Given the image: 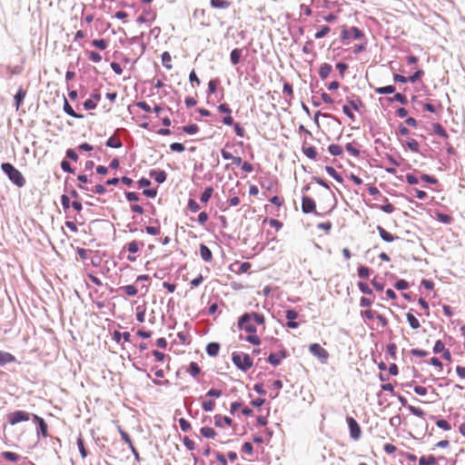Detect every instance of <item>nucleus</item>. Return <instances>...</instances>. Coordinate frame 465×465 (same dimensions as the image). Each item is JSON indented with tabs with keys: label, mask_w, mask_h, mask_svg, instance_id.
<instances>
[{
	"label": "nucleus",
	"mask_w": 465,
	"mask_h": 465,
	"mask_svg": "<svg viewBox=\"0 0 465 465\" xmlns=\"http://www.w3.org/2000/svg\"><path fill=\"white\" fill-rule=\"evenodd\" d=\"M238 328L240 330H243L249 333L244 340L253 345H260L261 340L260 338L255 334L257 331V328L255 326L254 322H252L250 318V315L248 312L243 313L237 322Z\"/></svg>",
	"instance_id": "f257e3e1"
},
{
	"label": "nucleus",
	"mask_w": 465,
	"mask_h": 465,
	"mask_svg": "<svg viewBox=\"0 0 465 465\" xmlns=\"http://www.w3.org/2000/svg\"><path fill=\"white\" fill-rule=\"evenodd\" d=\"M1 169L8 179L17 187H23L25 184V179L19 170H17L10 163H4L1 164Z\"/></svg>",
	"instance_id": "f03ea898"
},
{
	"label": "nucleus",
	"mask_w": 465,
	"mask_h": 465,
	"mask_svg": "<svg viewBox=\"0 0 465 465\" xmlns=\"http://www.w3.org/2000/svg\"><path fill=\"white\" fill-rule=\"evenodd\" d=\"M233 364L241 371H246L252 366V360L248 354L233 352L232 354Z\"/></svg>",
	"instance_id": "7ed1b4c3"
},
{
	"label": "nucleus",
	"mask_w": 465,
	"mask_h": 465,
	"mask_svg": "<svg viewBox=\"0 0 465 465\" xmlns=\"http://www.w3.org/2000/svg\"><path fill=\"white\" fill-rule=\"evenodd\" d=\"M341 38L342 41L350 40V39L361 40V39H364V34L358 27L352 26V27L347 28L346 26H343L341 33Z\"/></svg>",
	"instance_id": "20e7f679"
},
{
	"label": "nucleus",
	"mask_w": 465,
	"mask_h": 465,
	"mask_svg": "<svg viewBox=\"0 0 465 465\" xmlns=\"http://www.w3.org/2000/svg\"><path fill=\"white\" fill-rule=\"evenodd\" d=\"M309 351L317 357L322 362L329 358V352L318 343H312L309 346Z\"/></svg>",
	"instance_id": "39448f33"
},
{
	"label": "nucleus",
	"mask_w": 465,
	"mask_h": 465,
	"mask_svg": "<svg viewBox=\"0 0 465 465\" xmlns=\"http://www.w3.org/2000/svg\"><path fill=\"white\" fill-rule=\"evenodd\" d=\"M7 417L10 424L15 425L22 421L29 420L30 414L25 411H15L9 413Z\"/></svg>",
	"instance_id": "423d86ee"
},
{
	"label": "nucleus",
	"mask_w": 465,
	"mask_h": 465,
	"mask_svg": "<svg viewBox=\"0 0 465 465\" xmlns=\"http://www.w3.org/2000/svg\"><path fill=\"white\" fill-rule=\"evenodd\" d=\"M346 420L349 426L351 438L353 439L354 440H358L361 435L360 425L352 417H347Z\"/></svg>",
	"instance_id": "0eeeda50"
},
{
	"label": "nucleus",
	"mask_w": 465,
	"mask_h": 465,
	"mask_svg": "<svg viewBox=\"0 0 465 465\" xmlns=\"http://www.w3.org/2000/svg\"><path fill=\"white\" fill-rule=\"evenodd\" d=\"M315 201L309 196H303L302 199V211L304 213H312L315 212Z\"/></svg>",
	"instance_id": "6e6552de"
},
{
	"label": "nucleus",
	"mask_w": 465,
	"mask_h": 465,
	"mask_svg": "<svg viewBox=\"0 0 465 465\" xmlns=\"http://www.w3.org/2000/svg\"><path fill=\"white\" fill-rule=\"evenodd\" d=\"M398 400L400 401V403L403 406V407H407L408 410L415 416L417 417H420V418H424V415H425V412L420 409V408H417V407H414V406H411V405H408V402H407V400L405 397L401 396V395H399L398 396Z\"/></svg>",
	"instance_id": "1a4fd4ad"
},
{
	"label": "nucleus",
	"mask_w": 465,
	"mask_h": 465,
	"mask_svg": "<svg viewBox=\"0 0 465 465\" xmlns=\"http://www.w3.org/2000/svg\"><path fill=\"white\" fill-rule=\"evenodd\" d=\"M288 353L286 350H281L278 353H271L267 359L268 362L272 366H278L282 359L287 358Z\"/></svg>",
	"instance_id": "9d476101"
},
{
	"label": "nucleus",
	"mask_w": 465,
	"mask_h": 465,
	"mask_svg": "<svg viewBox=\"0 0 465 465\" xmlns=\"http://www.w3.org/2000/svg\"><path fill=\"white\" fill-rule=\"evenodd\" d=\"M377 231L379 232V234L381 236V238L386 242H391L393 241H395L396 239H398L399 237L398 236H395V235H392L391 233H390L389 232H387L382 226L381 225H378L377 226Z\"/></svg>",
	"instance_id": "9b49d317"
},
{
	"label": "nucleus",
	"mask_w": 465,
	"mask_h": 465,
	"mask_svg": "<svg viewBox=\"0 0 465 465\" xmlns=\"http://www.w3.org/2000/svg\"><path fill=\"white\" fill-rule=\"evenodd\" d=\"M199 251H200L201 258L204 262H212V260H213V253H212V251L209 249L208 246H206L203 243H201Z\"/></svg>",
	"instance_id": "f8f14e48"
},
{
	"label": "nucleus",
	"mask_w": 465,
	"mask_h": 465,
	"mask_svg": "<svg viewBox=\"0 0 465 465\" xmlns=\"http://www.w3.org/2000/svg\"><path fill=\"white\" fill-rule=\"evenodd\" d=\"M149 175L150 177L153 178L158 183H164L167 178V173L164 171L151 170Z\"/></svg>",
	"instance_id": "ddd939ff"
},
{
	"label": "nucleus",
	"mask_w": 465,
	"mask_h": 465,
	"mask_svg": "<svg viewBox=\"0 0 465 465\" xmlns=\"http://www.w3.org/2000/svg\"><path fill=\"white\" fill-rule=\"evenodd\" d=\"M144 243L143 242L132 241L126 243L124 249L127 250L130 253H136L139 252L140 247H143Z\"/></svg>",
	"instance_id": "4468645a"
},
{
	"label": "nucleus",
	"mask_w": 465,
	"mask_h": 465,
	"mask_svg": "<svg viewBox=\"0 0 465 465\" xmlns=\"http://www.w3.org/2000/svg\"><path fill=\"white\" fill-rule=\"evenodd\" d=\"M15 357L10 352L0 351V366L15 361Z\"/></svg>",
	"instance_id": "2eb2a0df"
},
{
	"label": "nucleus",
	"mask_w": 465,
	"mask_h": 465,
	"mask_svg": "<svg viewBox=\"0 0 465 465\" xmlns=\"http://www.w3.org/2000/svg\"><path fill=\"white\" fill-rule=\"evenodd\" d=\"M34 419L38 422L37 433L42 434L44 437L47 436V424L41 417L34 415Z\"/></svg>",
	"instance_id": "dca6fc26"
},
{
	"label": "nucleus",
	"mask_w": 465,
	"mask_h": 465,
	"mask_svg": "<svg viewBox=\"0 0 465 465\" xmlns=\"http://www.w3.org/2000/svg\"><path fill=\"white\" fill-rule=\"evenodd\" d=\"M155 14L152 13L149 9H144L143 14L137 18L138 23H147L154 19Z\"/></svg>",
	"instance_id": "f3484780"
},
{
	"label": "nucleus",
	"mask_w": 465,
	"mask_h": 465,
	"mask_svg": "<svg viewBox=\"0 0 465 465\" xmlns=\"http://www.w3.org/2000/svg\"><path fill=\"white\" fill-rule=\"evenodd\" d=\"M220 351V345L217 342H210L206 346V352L211 357H215L218 355Z\"/></svg>",
	"instance_id": "a211bd4d"
},
{
	"label": "nucleus",
	"mask_w": 465,
	"mask_h": 465,
	"mask_svg": "<svg viewBox=\"0 0 465 465\" xmlns=\"http://www.w3.org/2000/svg\"><path fill=\"white\" fill-rule=\"evenodd\" d=\"M302 153L310 159L316 160L317 158V152L315 148L312 145H302Z\"/></svg>",
	"instance_id": "6ab92c4d"
},
{
	"label": "nucleus",
	"mask_w": 465,
	"mask_h": 465,
	"mask_svg": "<svg viewBox=\"0 0 465 465\" xmlns=\"http://www.w3.org/2000/svg\"><path fill=\"white\" fill-rule=\"evenodd\" d=\"M214 423L217 427H223V423H225L228 426H231L232 423V420L227 416L222 417L221 415L214 416Z\"/></svg>",
	"instance_id": "aec40b11"
},
{
	"label": "nucleus",
	"mask_w": 465,
	"mask_h": 465,
	"mask_svg": "<svg viewBox=\"0 0 465 465\" xmlns=\"http://www.w3.org/2000/svg\"><path fill=\"white\" fill-rule=\"evenodd\" d=\"M331 70H332V67L331 64H326V63L322 64L319 70L320 77L322 80L326 79L329 76V74H331Z\"/></svg>",
	"instance_id": "412c9836"
},
{
	"label": "nucleus",
	"mask_w": 465,
	"mask_h": 465,
	"mask_svg": "<svg viewBox=\"0 0 465 465\" xmlns=\"http://www.w3.org/2000/svg\"><path fill=\"white\" fill-rule=\"evenodd\" d=\"M64 111L70 116L74 117V118H77V119H81L83 118L84 116L82 114H79L77 113L74 112V110L73 109V107L69 104L68 101L66 99H64Z\"/></svg>",
	"instance_id": "4be33fe9"
},
{
	"label": "nucleus",
	"mask_w": 465,
	"mask_h": 465,
	"mask_svg": "<svg viewBox=\"0 0 465 465\" xmlns=\"http://www.w3.org/2000/svg\"><path fill=\"white\" fill-rule=\"evenodd\" d=\"M387 101L390 104H391L393 102H399L400 104H401L403 105H406L408 104L407 97L404 94H400V93L395 94L394 96H392V97H388Z\"/></svg>",
	"instance_id": "5701e85b"
},
{
	"label": "nucleus",
	"mask_w": 465,
	"mask_h": 465,
	"mask_svg": "<svg viewBox=\"0 0 465 465\" xmlns=\"http://www.w3.org/2000/svg\"><path fill=\"white\" fill-rule=\"evenodd\" d=\"M242 55V49L235 48L230 54V61L233 65L239 64Z\"/></svg>",
	"instance_id": "b1692460"
},
{
	"label": "nucleus",
	"mask_w": 465,
	"mask_h": 465,
	"mask_svg": "<svg viewBox=\"0 0 465 465\" xmlns=\"http://www.w3.org/2000/svg\"><path fill=\"white\" fill-rule=\"evenodd\" d=\"M437 460L434 456H422L419 460V465H436Z\"/></svg>",
	"instance_id": "393cba45"
},
{
	"label": "nucleus",
	"mask_w": 465,
	"mask_h": 465,
	"mask_svg": "<svg viewBox=\"0 0 465 465\" xmlns=\"http://www.w3.org/2000/svg\"><path fill=\"white\" fill-rule=\"evenodd\" d=\"M25 95H26V91L24 90L22 87H20L18 89L16 94L15 95L16 109H18L19 106L22 104Z\"/></svg>",
	"instance_id": "a878e982"
},
{
	"label": "nucleus",
	"mask_w": 465,
	"mask_h": 465,
	"mask_svg": "<svg viewBox=\"0 0 465 465\" xmlns=\"http://www.w3.org/2000/svg\"><path fill=\"white\" fill-rule=\"evenodd\" d=\"M250 315V318L254 323L258 325H262L264 327L265 323V318L262 314L257 313V312H248Z\"/></svg>",
	"instance_id": "bb28decb"
},
{
	"label": "nucleus",
	"mask_w": 465,
	"mask_h": 465,
	"mask_svg": "<svg viewBox=\"0 0 465 465\" xmlns=\"http://www.w3.org/2000/svg\"><path fill=\"white\" fill-rule=\"evenodd\" d=\"M407 321L410 324V326L413 329V330H417L420 327V322L418 321V319L413 315V313H411V312H409L407 313Z\"/></svg>",
	"instance_id": "cd10ccee"
},
{
	"label": "nucleus",
	"mask_w": 465,
	"mask_h": 465,
	"mask_svg": "<svg viewBox=\"0 0 465 465\" xmlns=\"http://www.w3.org/2000/svg\"><path fill=\"white\" fill-rule=\"evenodd\" d=\"M395 86L394 85H387L383 87H377L374 89L376 94H391L395 92Z\"/></svg>",
	"instance_id": "c85d7f7f"
},
{
	"label": "nucleus",
	"mask_w": 465,
	"mask_h": 465,
	"mask_svg": "<svg viewBox=\"0 0 465 465\" xmlns=\"http://www.w3.org/2000/svg\"><path fill=\"white\" fill-rule=\"evenodd\" d=\"M325 171L326 173L331 176L335 181H337L338 183H342L343 182V179L341 177V174H339L336 170L331 167V166H326L325 167Z\"/></svg>",
	"instance_id": "c756f323"
},
{
	"label": "nucleus",
	"mask_w": 465,
	"mask_h": 465,
	"mask_svg": "<svg viewBox=\"0 0 465 465\" xmlns=\"http://www.w3.org/2000/svg\"><path fill=\"white\" fill-rule=\"evenodd\" d=\"M211 5L213 8L226 9L230 6V2L227 0H211Z\"/></svg>",
	"instance_id": "7c9ffc66"
},
{
	"label": "nucleus",
	"mask_w": 465,
	"mask_h": 465,
	"mask_svg": "<svg viewBox=\"0 0 465 465\" xmlns=\"http://www.w3.org/2000/svg\"><path fill=\"white\" fill-rule=\"evenodd\" d=\"M201 434L207 439H213L216 436V431L211 427H203L200 430Z\"/></svg>",
	"instance_id": "2f4dec72"
},
{
	"label": "nucleus",
	"mask_w": 465,
	"mask_h": 465,
	"mask_svg": "<svg viewBox=\"0 0 465 465\" xmlns=\"http://www.w3.org/2000/svg\"><path fill=\"white\" fill-rule=\"evenodd\" d=\"M105 144H106V146L111 147V148H120L123 145L121 140L119 138H116L114 135L109 137V139L106 141Z\"/></svg>",
	"instance_id": "473e14b6"
},
{
	"label": "nucleus",
	"mask_w": 465,
	"mask_h": 465,
	"mask_svg": "<svg viewBox=\"0 0 465 465\" xmlns=\"http://www.w3.org/2000/svg\"><path fill=\"white\" fill-rule=\"evenodd\" d=\"M433 132L440 137L447 138L448 134L440 124H434L432 125Z\"/></svg>",
	"instance_id": "72a5a7b5"
},
{
	"label": "nucleus",
	"mask_w": 465,
	"mask_h": 465,
	"mask_svg": "<svg viewBox=\"0 0 465 465\" xmlns=\"http://www.w3.org/2000/svg\"><path fill=\"white\" fill-rule=\"evenodd\" d=\"M124 339L125 341H130V338H131V334L130 332L128 331H125L124 333H121L120 331H115L114 332V340L116 341V342H120L121 339Z\"/></svg>",
	"instance_id": "f704fd0d"
},
{
	"label": "nucleus",
	"mask_w": 465,
	"mask_h": 465,
	"mask_svg": "<svg viewBox=\"0 0 465 465\" xmlns=\"http://www.w3.org/2000/svg\"><path fill=\"white\" fill-rule=\"evenodd\" d=\"M188 373H190L193 377H197L201 373V368L199 365L192 361L189 365V369L187 370Z\"/></svg>",
	"instance_id": "c9c22d12"
},
{
	"label": "nucleus",
	"mask_w": 465,
	"mask_h": 465,
	"mask_svg": "<svg viewBox=\"0 0 465 465\" xmlns=\"http://www.w3.org/2000/svg\"><path fill=\"white\" fill-rule=\"evenodd\" d=\"M213 193V188L212 186L206 187L200 197L201 202L207 203L211 199Z\"/></svg>",
	"instance_id": "e433bc0d"
},
{
	"label": "nucleus",
	"mask_w": 465,
	"mask_h": 465,
	"mask_svg": "<svg viewBox=\"0 0 465 465\" xmlns=\"http://www.w3.org/2000/svg\"><path fill=\"white\" fill-rule=\"evenodd\" d=\"M328 151L333 156H340L343 152L341 146L334 143L329 145Z\"/></svg>",
	"instance_id": "4c0bfd02"
},
{
	"label": "nucleus",
	"mask_w": 465,
	"mask_h": 465,
	"mask_svg": "<svg viewBox=\"0 0 465 465\" xmlns=\"http://www.w3.org/2000/svg\"><path fill=\"white\" fill-rule=\"evenodd\" d=\"M172 56L168 52H163L162 54V63L163 65L167 69H172L173 65L171 64Z\"/></svg>",
	"instance_id": "58836bf2"
},
{
	"label": "nucleus",
	"mask_w": 465,
	"mask_h": 465,
	"mask_svg": "<svg viewBox=\"0 0 465 465\" xmlns=\"http://www.w3.org/2000/svg\"><path fill=\"white\" fill-rule=\"evenodd\" d=\"M121 291H123L125 294L128 296H135L138 292L137 289L134 285H125L120 288Z\"/></svg>",
	"instance_id": "ea45409f"
},
{
	"label": "nucleus",
	"mask_w": 465,
	"mask_h": 465,
	"mask_svg": "<svg viewBox=\"0 0 465 465\" xmlns=\"http://www.w3.org/2000/svg\"><path fill=\"white\" fill-rule=\"evenodd\" d=\"M119 433L121 435L122 440L128 445L129 448L134 446L132 440L128 433L124 431L121 427H118Z\"/></svg>",
	"instance_id": "a19ab883"
},
{
	"label": "nucleus",
	"mask_w": 465,
	"mask_h": 465,
	"mask_svg": "<svg viewBox=\"0 0 465 465\" xmlns=\"http://www.w3.org/2000/svg\"><path fill=\"white\" fill-rule=\"evenodd\" d=\"M331 31V28L328 25H322L321 29L314 35L316 39H321L326 36Z\"/></svg>",
	"instance_id": "79ce46f5"
},
{
	"label": "nucleus",
	"mask_w": 465,
	"mask_h": 465,
	"mask_svg": "<svg viewBox=\"0 0 465 465\" xmlns=\"http://www.w3.org/2000/svg\"><path fill=\"white\" fill-rule=\"evenodd\" d=\"M92 45L100 49L104 50L107 47V41L104 39H94L92 41Z\"/></svg>",
	"instance_id": "37998d69"
},
{
	"label": "nucleus",
	"mask_w": 465,
	"mask_h": 465,
	"mask_svg": "<svg viewBox=\"0 0 465 465\" xmlns=\"http://www.w3.org/2000/svg\"><path fill=\"white\" fill-rule=\"evenodd\" d=\"M76 443H77L81 456L83 458H85L87 456V451L84 448V439L82 438V436H79L77 438Z\"/></svg>",
	"instance_id": "c03bdc74"
},
{
	"label": "nucleus",
	"mask_w": 465,
	"mask_h": 465,
	"mask_svg": "<svg viewBox=\"0 0 465 465\" xmlns=\"http://www.w3.org/2000/svg\"><path fill=\"white\" fill-rule=\"evenodd\" d=\"M406 144L413 153H420V144L415 139H410Z\"/></svg>",
	"instance_id": "a18cd8bd"
},
{
	"label": "nucleus",
	"mask_w": 465,
	"mask_h": 465,
	"mask_svg": "<svg viewBox=\"0 0 465 465\" xmlns=\"http://www.w3.org/2000/svg\"><path fill=\"white\" fill-rule=\"evenodd\" d=\"M345 148H346V151L351 155H352L354 157H359L360 156V150L358 148H356L355 146H353V144L351 143H347Z\"/></svg>",
	"instance_id": "49530a36"
},
{
	"label": "nucleus",
	"mask_w": 465,
	"mask_h": 465,
	"mask_svg": "<svg viewBox=\"0 0 465 465\" xmlns=\"http://www.w3.org/2000/svg\"><path fill=\"white\" fill-rule=\"evenodd\" d=\"M2 456L10 460V461H13V462H15L19 460V455L15 453V452H11V451H5L2 453Z\"/></svg>",
	"instance_id": "de8ad7c7"
},
{
	"label": "nucleus",
	"mask_w": 465,
	"mask_h": 465,
	"mask_svg": "<svg viewBox=\"0 0 465 465\" xmlns=\"http://www.w3.org/2000/svg\"><path fill=\"white\" fill-rule=\"evenodd\" d=\"M358 276L361 279H367L370 276V269L366 266L358 268Z\"/></svg>",
	"instance_id": "09e8293b"
},
{
	"label": "nucleus",
	"mask_w": 465,
	"mask_h": 465,
	"mask_svg": "<svg viewBox=\"0 0 465 465\" xmlns=\"http://www.w3.org/2000/svg\"><path fill=\"white\" fill-rule=\"evenodd\" d=\"M183 131L187 134H195L199 131V127L193 124L183 126Z\"/></svg>",
	"instance_id": "8fccbe9b"
},
{
	"label": "nucleus",
	"mask_w": 465,
	"mask_h": 465,
	"mask_svg": "<svg viewBox=\"0 0 465 465\" xmlns=\"http://www.w3.org/2000/svg\"><path fill=\"white\" fill-rule=\"evenodd\" d=\"M215 406V402L213 401H206L202 403V408L206 412H211L213 411Z\"/></svg>",
	"instance_id": "3c124183"
},
{
	"label": "nucleus",
	"mask_w": 465,
	"mask_h": 465,
	"mask_svg": "<svg viewBox=\"0 0 465 465\" xmlns=\"http://www.w3.org/2000/svg\"><path fill=\"white\" fill-rule=\"evenodd\" d=\"M358 288L364 294H369V295L372 294V290L368 286L367 283H365L363 282H358Z\"/></svg>",
	"instance_id": "603ef678"
},
{
	"label": "nucleus",
	"mask_w": 465,
	"mask_h": 465,
	"mask_svg": "<svg viewBox=\"0 0 465 465\" xmlns=\"http://www.w3.org/2000/svg\"><path fill=\"white\" fill-rule=\"evenodd\" d=\"M282 93L284 95L288 96L290 99L293 97L292 86L289 83H284Z\"/></svg>",
	"instance_id": "864d4df0"
},
{
	"label": "nucleus",
	"mask_w": 465,
	"mask_h": 465,
	"mask_svg": "<svg viewBox=\"0 0 465 465\" xmlns=\"http://www.w3.org/2000/svg\"><path fill=\"white\" fill-rule=\"evenodd\" d=\"M424 75V71L421 69L417 70L412 75H411L408 80L411 83H415L420 80Z\"/></svg>",
	"instance_id": "5fc2aeb1"
},
{
	"label": "nucleus",
	"mask_w": 465,
	"mask_h": 465,
	"mask_svg": "<svg viewBox=\"0 0 465 465\" xmlns=\"http://www.w3.org/2000/svg\"><path fill=\"white\" fill-rule=\"evenodd\" d=\"M388 354L392 358L396 359L397 346L395 343H389L386 347Z\"/></svg>",
	"instance_id": "6e6d98bb"
},
{
	"label": "nucleus",
	"mask_w": 465,
	"mask_h": 465,
	"mask_svg": "<svg viewBox=\"0 0 465 465\" xmlns=\"http://www.w3.org/2000/svg\"><path fill=\"white\" fill-rule=\"evenodd\" d=\"M348 103L355 111H359V106L362 105V102L359 97L356 99H348Z\"/></svg>",
	"instance_id": "4d7b16f0"
},
{
	"label": "nucleus",
	"mask_w": 465,
	"mask_h": 465,
	"mask_svg": "<svg viewBox=\"0 0 465 465\" xmlns=\"http://www.w3.org/2000/svg\"><path fill=\"white\" fill-rule=\"evenodd\" d=\"M88 58L94 63H100L102 61L101 54L94 51H91L88 53Z\"/></svg>",
	"instance_id": "13d9d810"
},
{
	"label": "nucleus",
	"mask_w": 465,
	"mask_h": 465,
	"mask_svg": "<svg viewBox=\"0 0 465 465\" xmlns=\"http://www.w3.org/2000/svg\"><path fill=\"white\" fill-rule=\"evenodd\" d=\"M445 351V345L444 343L440 341V340H438L434 346H433V352L434 353H440V352H442Z\"/></svg>",
	"instance_id": "bf43d9fd"
},
{
	"label": "nucleus",
	"mask_w": 465,
	"mask_h": 465,
	"mask_svg": "<svg viewBox=\"0 0 465 465\" xmlns=\"http://www.w3.org/2000/svg\"><path fill=\"white\" fill-rule=\"evenodd\" d=\"M436 425L444 430H450L451 429L450 424L446 420H438Z\"/></svg>",
	"instance_id": "052dcab7"
},
{
	"label": "nucleus",
	"mask_w": 465,
	"mask_h": 465,
	"mask_svg": "<svg viewBox=\"0 0 465 465\" xmlns=\"http://www.w3.org/2000/svg\"><path fill=\"white\" fill-rule=\"evenodd\" d=\"M179 425H180L181 430L184 432L188 431L191 429L190 422L183 418H181L179 420Z\"/></svg>",
	"instance_id": "680f3d73"
},
{
	"label": "nucleus",
	"mask_w": 465,
	"mask_h": 465,
	"mask_svg": "<svg viewBox=\"0 0 465 465\" xmlns=\"http://www.w3.org/2000/svg\"><path fill=\"white\" fill-rule=\"evenodd\" d=\"M188 208L191 212L197 213L200 210V205L193 199H189Z\"/></svg>",
	"instance_id": "e2e57ef3"
},
{
	"label": "nucleus",
	"mask_w": 465,
	"mask_h": 465,
	"mask_svg": "<svg viewBox=\"0 0 465 465\" xmlns=\"http://www.w3.org/2000/svg\"><path fill=\"white\" fill-rule=\"evenodd\" d=\"M170 149L173 151V152H177V153H182L185 150V147L183 143H173L171 145H170Z\"/></svg>",
	"instance_id": "0e129e2a"
},
{
	"label": "nucleus",
	"mask_w": 465,
	"mask_h": 465,
	"mask_svg": "<svg viewBox=\"0 0 465 465\" xmlns=\"http://www.w3.org/2000/svg\"><path fill=\"white\" fill-rule=\"evenodd\" d=\"M145 232L151 235H158L161 232L160 226H146Z\"/></svg>",
	"instance_id": "69168bd1"
},
{
	"label": "nucleus",
	"mask_w": 465,
	"mask_h": 465,
	"mask_svg": "<svg viewBox=\"0 0 465 465\" xmlns=\"http://www.w3.org/2000/svg\"><path fill=\"white\" fill-rule=\"evenodd\" d=\"M61 204L64 210H67L72 206V203H70V199L66 194H63L61 196Z\"/></svg>",
	"instance_id": "338daca9"
},
{
	"label": "nucleus",
	"mask_w": 465,
	"mask_h": 465,
	"mask_svg": "<svg viewBox=\"0 0 465 465\" xmlns=\"http://www.w3.org/2000/svg\"><path fill=\"white\" fill-rule=\"evenodd\" d=\"M83 105L85 110H93L97 106L96 102H94L93 99H87Z\"/></svg>",
	"instance_id": "774afa93"
}]
</instances>
